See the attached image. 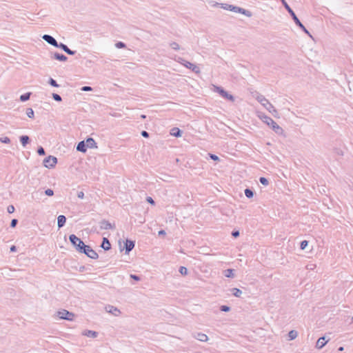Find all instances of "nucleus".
Listing matches in <instances>:
<instances>
[{
  "instance_id": "nucleus-16",
  "label": "nucleus",
  "mask_w": 353,
  "mask_h": 353,
  "mask_svg": "<svg viewBox=\"0 0 353 353\" xmlns=\"http://www.w3.org/2000/svg\"><path fill=\"white\" fill-rule=\"evenodd\" d=\"M328 341L329 339H326L325 336L320 337L316 342V347L318 349H321L325 345Z\"/></svg>"
},
{
  "instance_id": "nucleus-52",
  "label": "nucleus",
  "mask_w": 353,
  "mask_h": 353,
  "mask_svg": "<svg viewBox=\"0 0 353 353\" xmlns=\"http://www.w3.org/2000/svg\"><path fill=\"white\" fill-rule=\"evenodd\" d=\"M77 196L79 198V199H83L84 197V193L83 192L81 191V192H79L78 194H77Z\"/></svg>"
},
{
  "instance_id": "nucleus-10",
  "label": "nucleus",
  "mask_w": 353,
  "mask_h": 353,
  "mask_svg": "<svg viewBox=\"0 0 353 353\" xmlns=\"http://www.w3.org/2000/svg\"><path fill=\"white\" fill-rule=\"evenodd\" d=\"M135 245V241L126 239L124 242V248H125V253L129 254L130 252H131Z\"/></svg>"
},
{
  "instance_id": "nucleus-17",
  "label": "nucleus",
  "mask_w": 353,
  "mask_h": 353,
  "mask_svg": "<svg viewBox=\"0 0 353 353\" xmlns=\"http://www.w3.org/2000/svg\"><path fill=\"white\" fill-rule=\"evenodd\" d=\"M85 142L86 143L87 148H97L96 141H94V139H92L91 137L87 138L86 140L85 141Z\"/></svg>"
},
{
  "instance_id": "nucleus-34",
  "label": "nucleus",
  "mask_w": 353,
  "mask_h": 353,
  "mask_svg": "<svg viewBox=\"0 0 353 353\" xmlns=\"http://www.w3.org/2000/svg\"><path fill=\"white\" fill-rule=\"evenodd\" d=\"M26 114L29 118H33L34 116V111L32 108H27L26 110Z\"/></svg>"
},
{
  "instance_id": "nucleus-2",
  "label": "nucleus",
  "mask_w": 353,
  "mask_h": 353,
  "mask_svg": "<svg viewBox=\"0 0 353 353\" xmlns=\"http://www.w3.org/2000/svg\"><path fill=\"white\" fill-rule=\"evenodd\" d=\"M260 118L263 122L266 123L268 125L270 126L271 128L277 134H282L283 133V130L282 129V128L280 127L272 118H270L268 115L263 114L260 117Z\"/></svg>"
},
{
  "instance_id": "nucleus-20",
  "label": "nucleus",
  "mask_w": 353,
  "mask_h": 353,
  "mask_svg": "<svg viewBox=\"0 0 353 353\" xmlns=\"http://www.w3.org/2000/svg\"><path fill=\"white\" fill-rule=\"evenodd\" d=\"M66 222V218L64 215H59L57 217V226L61 228L64 226Z\"/></svg>"
},
{
  "instance_id": "nucleus-56",
  "label": "nucleus",
  "mask_w": 353,
  "mask_h": 353,
  "mask_svg": "<svg viewBox=\"0 0 353 353\" xmlns=\"http://www.w3.org/2000/svg\"><path fill=\"white\" fill-rule=\"evenodd\" d=\"M83 270H84V267H81L79 270H80L81 272H82Z\"/></svg>"
},
{
  "instance_id": "nucleus-49",
  "label": "nucleus",
  "mask_w": 353,
  "mask_h": 353,
  "mask_svg": "<svg viewBox=\"0 0 353 353\" xmlns=\"http://www.w3.org/2000/svg\"><path fill=\"white\" fill-rule=\"evenodd\" d=\"M239 234H240V232H239V230H233V231L232 232V236H234V238L238 237V236H239Z\"/></svg>"
},
{
  "instance_id": "nucleus-37",
  "label": "nucleus",
  "mask_w": 353,
  "mask_h": 353,
  "mask_svg": "<svg viewBox=\"0 0 353 353\" xmlns=\"http://www.w3.org/2000/svg\"><path fill=\"white\" fill-rule=\"evenodd\" d=\"M115 46L116 48L121 49L125 48L126 47V45L122 41H118L115 43Z\"/></svg>"
},
{
  "instance_id": "nucleus-48",
  "label": "nucleus",
  "mask_w": 353,
  "mask_h": 353,
  "mask_svg": "<svg viewBox=\"0 0 353 353\" xmlns=\"http://www.w3.org/2000/svg\"><path fill=\"white\" fill-rule=\"evenodd\" d=\"M130 277L131 279H132L133 280L137 281H140V280H141L140 276H138V275H136V274H130Z\"/></svg>"
},
{
  "instance_id": "nucleus-43",
  "label": "nucleus",
  "mask_w": 353,
  "mask_h": 353,
  "mask_svg": "<svg viewBox=\"0 0 353 353\" xmlns=\"http://www.w3.org/2000/svg\"><path fill=\"white\" fill-rule=\"evenodd\" d=\"M209 157H210V158L212 160H213V161H219V157L217 155H216V154H209Z\"/></svg>"
},
{
  "instance_id": "nucleus-28",
  "label": "nucleus",
  "mask_w": 353,
  "mask_h": 353,
  "mask_svg": "<svg viewBox=\"0 0 353 353\" xmlns=\"http://www.w3.org/2000/svg\"><path fill=\"white\" fill-rule=\"evenodd\" d=\"M224 276L228 278H234V270L227 269L224 271Z\"/></svg>"
},
{
  "instance_id": "nucleus-50",
  "label": "nucleus",
  "mask_w": 353,
  "mask_h": 353,
  "mask_svg": "<svg viewBox=\"0 0 353 353\" xmlns=\"http://www.w3.org/2000/svg\"><path fill=\"white\" fill-rule=\"evenodd\" d=\"M141 134L142 137H143L145 138H148L149 136H150L149 133L147 131H145V130H143L141 132Z\"/></svg>"
},
{
  "instance_id": "nucleus-5",
  "label": "nucleus",
  "mask_w": 353,
  "mask_h": 353,
  "mask_svg": "<svg viewBox=\"0 0 353 353\" xmlns=\"http://www.w3.org/2000/svg\"><path fill=\"white\" fill-rule=\"evenodd\" d=\"M55 316H57L60 319L67 320L70 321H72L74 318V314L69 312L68 310L62 309L56 312Z\"/></svg>"
},
{
  "instance_id": "nucleus-44",
  "label": "nucleus",
  "mask_w": 353,
  "mask_h": 353,
  "mask_svg": "<svg viewBox=\"0 0 353 353\" xmlns=\"http://www.w3.org/2000/svg\"><path fill=\"white\" fill-rule=\"evenodd\" d=\"M46 195L52 196L54 195V191L52 189H47L45 190Z\"/></svg>"
},
{
  "instance_id": "nucleus-18",
  "label": "nucleus",
  "mask_w": 353,
  "mask_h": 353,
  "mask_svg": "<svg viewBox=\"0 0 353 353\" xmlns=\"http://www.w3.org/2000/svg\"><path fill=\"white\" fill-rule=\"evenodd\" d=\"M87 146L85 141H81L79 142V143L77 145V150L81 152H85L87 151Z\"/></svg>"
},
{
  "instance_id": "nucleus-1",
  "label": "nucleus",
  "mask_w": 353,
  "mask_h": 353,
  "mask_svg": "<svg viewBox=\"0 0 353 353\" xmlns=\"http://www.w3.org/2000/svg\"><path fill=\"white\" fill-rule=\"evenodd\" d=\"M283 6L287 10V11L289 12L290 16L292 17L293 21H294L295 24L299 27L305 33L308 34L310 37H312V35L310 34V32L306 29V28L303 26V24L301 22V21L299 19L294 12L292 10V9L290 7V6L287 3V2L285 0H281Z\"/></svg>"
},
{
  "instance_id": "nucleus-55",
  "label": "nucleus",
  "mask_w": 353,
  "mask_h": 353,
  "mask_svg": "<svg viewBox=\"0 0 353 353\" xmlns=\"http://www.w3.org/2000/svg\"><path fill=\"white\" fill-rule=\"evenodd\" d=\"M343 350H344V347H342V346L339 347V349H338V350L340 351V352L343 351Z\"/></svg>"
},
{
  "instance_id": "nucleus-53",
  "label": "nucleus",
  "mask_w": 353,
  "mask_h": 353,
  "mask_svg": "<svg viewBox=\"0 0 353 353\" xmlns=\"http://www.w3.org/2000/svg\"><path fill=\"white\" fill-rule=\"evenodd\" d=\"M165 234L166 233H165V230H161L158 232L159 236H163V235H165Z\"/></svg>"
},
{
  "instance_id": "nucleus-22",
  "label": "nucleus",
  "mask_w": 353,
  "mask_h": 353,
  "mask_svg": "<svg viewBox=\"0 0 353 353\" xmlns=\"http://www.w3.org/2000/svg\"><path fill=\"white\" fill-rule=\"evenodd\" d=\"M54 59L60 61H65L68 59V57L63 54L55 52L53 55Z\"/></svg>"
},
{
  "instance_id": "nucleus-6",
  "label": "nucleus",
  "mask_w": 353,
  "mask_h": 353,
  "mask_svg": "<svg viewBox=\"0 0 353 353\" xmlns=\"http://www.w3.org/2000/svg\"><path fill=\"white\" fill-rule=\"evenodd\" d=\"M214 90L220 94L221 97L227 99L230 101H234V97L233 95L229 94L227 91H225L222 87L214 85Z\"/></svg>"
},
{
  "instance_id": "nucleus-29",
  "label": "nucleus",
  "mask_w": 353,
  "mask_h": 353,
  "mask_svg": "<svg viewBox=\"0 0 353 353\" xmlns=\"http://www.w3.org/2000/svg\"><path fill=\"white\" fill-rule=\"evenodd\" d=\"M245 195L247 198L251 199L254 196V191L250 188H246L244 190Z\"/></svg>"
},
{
  "instance_id": "nucleus-35",
  "label": "nucleus",
  "mask_w": 353,
  "mask_h": 353,
  "mask_svg": "<svg viewBox=\"0 0 353 353\" xmlns=\"http://www.w3.org/2000/svg\"><path fill=\"white\" fill-rule=\"evenodd\" d=\"M52 99L56 101L60 102L62 101L61 97L57 93H52Z\"/></svg>"
},
{
  "instance_id": "nucleus-19",
  "label": "nucleus",
  "mask_w": 353,
  "mask_h": 353,
  "mask_svg": "<svg viewBox=\"0 0 353 353\" xmlns=\"http://www.w3.org/2000/svg\"><path fill=\"white\" fill-rule=\"evenodd\" d=\"M101 247L105 251L109 250L111 248V244L107 238L104 237L103 239Z\"/></svg>"
},
{
  "instance_id": "nucleus-11",
  "label": "nucleus",
  "mask_w": 353,
  "mask_h": 353,
  "mask_svg": "<svg viewBox=\"0 0 353 353\" xmlns=\"http://www.w3.org/2000/svg\"><path fill=\"white\" fill-rule=\"evenodd\" d=\"M42 39L46 41L48 43L52 45V46L54 47H57L58 46V42L57 41V40L51 35H49V34H44L42 36Z\"/></svg>"
},
{
  "instance_id": "nucleus-8",
  "label": "nucleus",
  "mask_w": 353,
  "mask_h": 353,
  "mask_svg": "<svg viewBox=\"0 0 353 353\" xmlns=\"http://www.w3.org/2000/svg\"><path fill=\"white\" fill-rule=\"evenodd\" d=\"M57 163V159L54 156H48V157L45 158L43 163V165L48 168H54Z\"/></svg>"
},
{
  "instance_id": "nucleus-45",
  "label": "nucleus",
  "mask_w": 353,
  "mask_h": 353,
  "mask_svg": "<svg viewBox=\"0 0 353 353\" xmlns=\"http://www.w3.org/2000/svg\"><path fill=\"white\" fill-rule=\"evenodd\" d=\"M14 210H15V208H14V205H10L7 208V212L9 214L13 213L14 212Z\"/></svg>"
},
{
  "instance_id": "nucleus-15",
  "label": "nucleus",
  "mask_w": 353,
  "mask_h": 353,
  "mask_svg": "<svg viewBox=\"0 0 353 353\" xmlns=\"http://www.w3.org/2000/svg\"><path fill=\"white\" fill-rule=\"evenodd\" d=\"M216 6H221V7L222 8L227 10H230V11H232L234 12H236V10H237V7H238V6H235L230 5V4H227V3H216Z\"/></svg>"
},
{
  "instance_id": "nucleus-32",
  "label": "nucleus",
  "mask_w": 353,
  "mask_h": 353,
  "mask_svg": "<svg viewBox=\"0 0 353 353\" xmlns=\"http://www.w3.org/2000/svg\"><path fill=\"white\" fill-rule=\"evenodd\" d=\"M48 83L52 87H55V88L59 87V85L57 83V82L52 78H50V79L48 81Z\"/></svg>"
},
{
  "instance_id": "nucleus-41",
  "label": "nucleus",
  "mask_w": 353,
  "mask_h": 353,
  "mask_svg": "<svg viewBox=\"0 0 353 353\" xmlns=\"http://www.w3.org/2000/svg\"><path fill=\"white\" fill-rule=\"evenodd\" d=\"M37 153L40 156H43L46 154L45 150L43 147L39 146L37 149Z\"/></svg>"
},
{
  "instance_id": "nucleus-33",
  "label": "nucleus",
  "mask_w": 353,
  "mask_h": 353,
  "mask_svg": "<svg viewBox=\"0 0 353 353\" xmlns=\"http://www.w3.org/2000/svg\"><path fill=\"white\" fill-rule=\"evenodd\" d=\"M179 272L183 276H185L188 273V269L184 266H181L179 268Z\"/></svg>"
},
{
  "instance_id": "nucleus-46",
  "label": "nucleus",
  "mask_w": 353,
  "mask_h": 353,
  "mask_svg": "<svg viewBox=\"0 0 353 353\" xmlns=\"http://www.w3.org/2000/svg\"><path fill=\"white\" fill-rule=\"evenodd\" d=\"M81 91H84V92L92 91V88L90 87V86L85 85V86H83L81 88Z\"/></svg>"
},
{
  "instance_id": "nucleus-24",
  "label": "nucleus",
  "mask_w": 353,
  "mask_h": 353,
  "mask_svg": "<svg viewBox=\"0 0 353 353\" xmlns=\"http://www.w3.org/2000/svg\"><path fill=\"white\" fill-rule=\"evenodd\" d=\"M194 338L196 339L197 340H199L200 341H203V342L207 341L208 339V337L205 334L200 333V332L196 333L194 335Z\"/></svg>"
},
{
  "instance_id": "nucleus-39",
  "label": "nucleus",
  "mask_w": 353,
  "mask_h": 353,
  "mask_svg": "<svg viewBox=\"0 0 353 353\" xmlns=\"http://www.w3.org/2000/svg\"><path fill=\"white\" fill-rule=\"evenodd\" d=\"M170 46L173 50H178L180 49L179 45L176 42H172Z\"/></svg>"
},
{
  "instance_id": "nucleus-13",
  "label": "nucleus",
  "mask_w": 353,
  "mask_h": 353,
  "mask_svg": "<svg viewBox=\"0 0 353 353\" xmlns=\"http://www.w3.org/2000/svg\"><path fill=\"white\" fill-rule=\"evenodd\" d=\"M57 48L61 49L69 55H74L76 53V51L70 50L65 44L63 43H58V46Z\"/></svg>"
},
{
  "instance_id": "nucleus-36",
  "label": "nucleus",
  "mask_w": 353,
  "mask_h": 353,
  "mask_svg": "<svg viewBox=\"0 0 353 353\" xmlns=\"http://www.w3.org/2000/svg\"><path fill=\"white\" fill-rule=\"evenodd\" d=\"M259 181L262 185H263L265 186H266L269 184V181H268V179H266L265 177H263V176H261L259 178Z\"/></svg>"
},
{
  "instance_id": "nucleus-51",
  "label": "nucleus",
  "mask_w": 353,
  "mask_h": 353,
  "mask_svg": "<svg viewBox=\"0 0 353 353\" xmlns=\"http://www.w3.org/2000/svg\"><path fill=\"white\" fill-rule=\"evenodd\" d=\"M146 201H147L149 203H150V204H152V205H154V203H154V201L153 200V199H152V197H150V196H148V197H147V199H146Z\"/></svg>"
},
{
  "instance_id": "nucleus-27",
  "label": "nucleus",
  "mask_w": 353,
  "mask_h": 353,
  "mask_svg": "<svg viewBox=\"0 0 353 353\" xmlns=\"http://www.w3.org/2000/svg\"><path fill=\"white\" fill-rule=\"evenodd\" d=\"M231 292H232V295L236 297H240L241 295L242 294V291L236 288H232Z\"/></svg>"
},
{
  "instance_id": "nucleus-54",
  "label": "nucleus",
  "mask_w": 353,
  "mask_h": 353,
  "mask_svg": "<svg viewBox=\"0 0 353 353\" xmlns=\"http://www.w3.org/2000/svg\"><path fill=\"white\" fill-rule=\"evenodd\" d=\"M17 250V248L15 245H12L10 247V252H15Z\"/></svg>"
},
{
  "instance_id": "nucleus-40",
  "label": "nucleus",
  "mask_w": 353,
  "mask_h": 353,
  "mask_svg": "<svg viewBox=\"0 0 353 353\" xmlns=\"http://www.w3.org/2000/svg\"><path fill=\"white\" fill-rule=\"evenodd\" d=\"M0 141L1 143H10V139L9 137H0Z\"/></svg>"
},
{
  "instance_id": "nucleus-23",
  "label": "nucleus",
  "mask_w": 353,
  "mask_h": 353,
  "mask_svg": "<svg viewBox=\"0 0 353 353\" xmlns=\"http://www.w3.org/2000/svg\"><path fill=\"white\" fill-rule=\"evenodd\" d=\"M170 134L175 137H180L182 134V131L178 128H173L170 130Z\"/></svg>"
},
{
  "instance_id": "nucleus-4",
  "label": "nucleus",
  "mask_w": 353,
  "mask_h": 353,
  "mask_svg": "<svg viewBox=\"0 0 353 353\" xmlns=\"http://www.w3.org/2000/svg\"><path fill=\"white\" fill-rule=\"evenodd\" d=\"M69 240L78 252L80 253L81 252L84 251L85 244L81 239L77 237L75 234H70L69 236Z\"/></svg>"
},
{
  "instance_id": "nucleus-3",
  "label": "nucleus",
  "mask_w": 353,
  "mask_h": 353,
  "mask_svg": "<svg viewBox=\"0 0 353 353\" xmlns=\"http://www.w3.org/2000/svg\"><path fill=\"white\" fill-rule=\"evenodd\" d=\"M256 100L269 111L275 117H278L277 110L273 106V105L262 94H259L256 97Z\"/></svg>"
},
{
  "instance_id": "nucleus-42",
  "label": "nucleus",
  "mask_w": 353,
  "mask_h": 353,
  "mask_svg": "<svg viewBox=\"0 0 353 353\" xmlns=\"http://www.w3.org/2000/svg\"><path fill=\"white\" fill-rule=\"evenodd\" d=\"M220 310L222 311V312H229L230 311V307L228 306V305H221L220 307Z\"/></svg>"
},
{
  "instance_id": "nucleus-26",
  "label": "nucleus",
  "mask_w": 353,
  "mask_h": 353,
  "mask_svg": "<svg viewBox=\"0 0 353 353\" xmlns=\"http://www.w3.org/2000/svg\"><path fill=\"white\" fill-rule=\"evenodd\" d=\"M83 335L88 337L96 338L98 336V332L92 330H85Z\"/></svg>"
},
{
  "instance_id": "nucleus-9",
  "label": "nucleus",
  "mask_w": 353,
  "mask_h": 353,
  "mask_svg": "<svg viewBox=\"0 0 353 353\" xmlns=\"http://www.w3.org/2000/svg\"><path fill=\"white\" fill-rule=\"evenodd\" d=\"M85 247L84 251L81 252L80 253L85 254L88 257L92 259H98V254L90 245H85Z\"/></svg>"
},
{
  "instance_id": "nucleus-57",
  "label": "nucleus",
  "mask_w": 353,
  "mask_h": 353,
  "mask_svg": "<svg viewBox=\"0 0 353 353\" xmlns=\"http://www.w3.org/2000/svg\"><path fill=\"white\" fill-rule=\"evenodd\" d=\"M141 118H145V115H141Z\"/></svg>"
},
{
  "instance_id": "nucleus-30",
  "label": "nucleus",
  "mask_w": 353,
  "mask_h": 353,
  "mask_svg": "<svg viewBox=\"0 0 353 353\" xmlns=\"http://www.w3.org/2000/svg\"><path fill=\"white\" fill-rule=\"evenodd\" d=\"M30 95H31L30 92H26L23 94H21L20 96V100L23 102L29 100Z\"/></svg>"
},
{
  "instance_id": "nucleus-31",
  "label": "nucleus",
  "mask_w": 353,
  "mask_h": 353,
  "mask_svg": "<svg viewBox=\"0 0 353 353\" xmlns=\"http://www.w3.org/2000/svg\"><path fill=\"white\" fill-rule=\"evenodd\" d=\"M298 333L296 330H291L288 333V336L290 340H293L297 337Z\"/></svg>"
},
{
  "instance_id": "nucleus-38",
  "label": "nucleus",
  "mask_w": 353,
  "mask_h": 353,
  "mask_svg": "<svg viewBox=\"0 0 353 353\" xmlns=\"http://www.w3.org/2000/svg\"><path fill=\"white\" fill-rule=\"evenodd\" d=\"M308 245V241L306 240L302 241L300 243L301 250H305L306 247Z\"/></svg>"
},
{
  "instance_id": "nucleus-7",
  "label": "nucleus",
  "mask_w": 353,
  "mask_h": 353,
  "mask_svg": "<svg viewBox=\"0 0 353 353\" xmlns=\"http://www.w3.org/2000/svg\"><path fill=\"white\" fill-rule=\"evenodd\" d=\"M177 61L196 74H199L201 72L200 68L197 65L183 59V58L179 57Z\"/></svg>"
},
{
  "instance_id": "nucleus-21",
  "label": "nucleus",
  "mask_w": 353,
  "mask_h": 353,
  "mask_svg": "<svg viewBox=\"0 0 353 353\" xmlns=\"http://www.w3.org/2000/svg\"><path fill=\"white\" fill-rule=\"evenodd\" d=\"M236 12L243 14L248 17H250L252 15V12L250 10L243 9L240 7H237V10H236Z\"/></svg>"
},
{
  "instance_id": "nucleus-25",
  "label": "nucleus",
  "mask_w": 353,
  "mask_h": 353,
  "mask_svg": "<svg viewBox=\"0 0 353 353\" xmlns=\"http://www.w3.org/2000/svg\"><path fill=\"white\" fill-rule=\"evenodd\" d=\"M19 140L21 143L23 147H25L30 142V138L27 135H22L19 137Z\"/></svg>"
},
{
  "instance_id": "nucleus-14",
  "label": "nucleus",
  "mask_w": 353,
  "mask_h": 353,
  "mask_svg": "<svg viewBox=\"0 0 353 353\" xmlns=\"http://www.w3.org/2000/svg\"><path fill=\"white\" fill-rule=\"evenodd\" d=\"M100 228L101 230H112L114 228V225H112L108 221L102 220L99 223Z\"/></svg>"
},
{
  "instance_id": "nucleus-12",
  "label": "nucleus",
  "mask_w": 353,
  "mask_h": 353,
  "mask_svg": "<svg viewBox=\"0 0 353 353\" xmlns=\"http://www.w3.org/2000/svg\"><path fill=\"white\" fill-rule=\"evenodd\" d=\"M105 310L115 316H118L121 314L120 310L117 307L110 305L105 306Z\"/></svg>"
},
{
  "instance_id": "nucleus-47",
  "label": "nucleus",
  "mask_w": 353,
  "mask_h": 353,
  "mask_svg": "<svg viewBox=\"0 0 353 353\" xmlns=\"http://www.w3.org/2000/svg\"><path fill=\"white\" fill-rule=\"evenodd\" d=\"M17 223H18V220L16 219H13L10 222V227L15 228Z\"/></svg>"
}]
</instances>
